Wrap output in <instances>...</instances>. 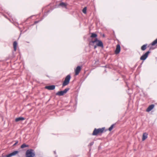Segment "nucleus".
<instances>
[{
    "label": "nucleus",
    "mask_w": 157,
    "mask_h": 157,
    "mask_svg": "<svg viewBox=\"0 0 157 157\" xmlns=\"http://www.w3.org/2000/svg\"><path fill=\"white\" fill-rule=\"evenodd\" d=\"M81 70V67L79 66H78L76 69L75 70V75H77L79 73L80 71Z\"/></svg>",
    "instance_id": "obj_8"
},
{
    "label": "nucleus",
    "mask_w": 157,
    "mask_h": 157,
    "mask_svg": "<svg viewBox=\"0 0 157 157\" xmlns=\"http://www.w3.org/2000/svg\"><path fill=\"white\" fill-rule=\"evenodd\" d=\"M105 129V128H99L96 129L95 128L93 132L92 135L94 136H96L98 134L102 133L103 132Z\"/></svg>",
    "instance_id": "obj_1"
},
{
    "label": "nucleus",
    "mask_w": 157,
    "mask_h": 157,
    "mask_svg": "<svg viewBox=\"0 0 157 157\" xmlns=\"http://www.w3.org/2000/svg\"><path fill=\"white\" fill-rule=\"evenodd\" d=\"M39 21H35L34 22V24H37V23H38L39 22Z\"/></svg>",
    "instance_id": "obj_26"
},
{
    "label": "nucleus",
    "mask_w": 157,
    "mask_h": 157,
    "mask_svg": "<svg viewBox=\"0 0 157 157\" xmlns=\"http://www.w3.org/2000/svg\"><path fill=\"white\" fill-rule=\"evenodd\" d=\"M154 107V105L152 104L150 105L146 109V111L147 112L151 111Z\"/></svg>",
    "instance_id": "obj_9"
},
{
    "label": "nucleus",
    "mask_w": 157,
    "mask_h": 157,
    "mask_svg": "<svg viewBox=\"0 0 157 157\" xmlns=\"http://www.w3.org/2000/svg\"><path fill=\"white\" fill-rule=\"evenodd\" d=\"M96 45L102 48L103 47V44L102 41L100 40H99L97 42Z\"/></svg>",
    "instance_id": "obj_10"
},
{
    "label": "nucleus",
    "mask_w": 157,
    "mask_h": 157,
    "mask_svg": "<svg viewBox=\"0 0 157 157\" xmlns=\"http://www.w3.org/2000/svg\"><path fill=\"white\" fill-rule=\"evenodd\" d=\"M147 44L143 45L141 48V49L142 51H144L147 48Z\"/></svg>",
    "instance_id": "obj_16"
},
{
    "label": "nucleus",
    "mask_w": 157,
    "mask_h": 157,
    "mask_svg": "<svg viewBox=\"0 0 157 157\" xmlns=\"http://www.w3.org/2000/svg\"><path fill=\"white\" fill-rule=\"evenodd\" d=\"M70 89L69 88H67L64 89V90H63L64 92V93L65 94Z\"/></svg>",
    "instance_id": "obj_23"
},
{
    "label": "nucleus",
    "mask_w": 157,
    "mask_h": 157,
    "mask_svg": "<svg viewBox=\"0 0 157 157\" xmlns=\"http://www.w3.org/2000/svg\"><path fill=\"white\" fill-rule=\"evenodd\" d=\"M28 147V145H26L25 144H23L21 145V148H23L26 147Z\"/></svg>",
    "instance_id": "obj_19"
},
{
    "label": "nucleus",
    "mask_w": 157,
    "mask_h": 157,
    "mask_svg": "<svg viewBox=\"0 0 157 157\" xmlns=\"http://www.w3.org/2000/svg\"><path fill=\"white\" fill-rule=\"evenodd\" d=\"M103 36H104H104H105V35H104V34H103Z\"/></svg>",
    "instance_id": "obj_29"
},
{
    "label": "nucleus",
    "mask_w": 157,
    "mask_h": 157,
    "mask_svg": "<svg viewBox=\"0 0 157 157\" xmlns=\"http://www.w3.org/2000/svg\"><path fill=\"white\" fill-rule=\"evenodd\" d=\"M99 40H98L97 38H96L94 40L90 42V43H94L96 42H98Z\"/></svg>",
    "instance_id": "obj_22"
},
{
    "label": "nucleus",
    "mask_w": 157,
    "mask_h": 157,
    "mask_svg": "<svg viewBox=\"0 0 157 157\" xmlns=\"http://www.w3.org/2000/svg\"><path fill=\"white\" fill-rule=\"evenodd\" d=\"M17 42L16 41H15L13 43V46L14 50L15 51H16L17 49Z\"/></svg>",
    "instance_id": "obj_14"
},
{
    "label": "nucleus",
    "mask_w": 157,
    "mask_h": 157,
    "mask_svg": "<svg viewBox=\"0 0 157 157\" xmlns=\"http://www.w3.org/2000/svg\"><path fill=\"white\" fill-rule=\"evenodd\" d=\"M148 134L146 132H144L143 133L142 140H144L147 137Z\"/></svg>",
    "instance_id": "obj_12"
},
{
    "label": "nucleus",
    "mask_w": 157,
    "mask_h": 157,
    "mask_svg": "<svg viewBox=\"0 0 157 157\" xmlns=\"http://www.w3.org/2000/svg\"><path fill=\"white\" fill-rule=\"evenodd\" d=\"M156 44H157V38L152 42L151 44V45L154 46Z\"/></svg>",
    "instance_id": "obj_18"
},
{
    "label": "nucleus",
    "mask_w": 157,
    "mask_h": 157,
    "mask_svg": "<svg viewBox=\"0 0 157 157\" xmlns=\"http://www.w3.org/2000/svg\"><path fill=\"white\" fill-rule=\"evenodd\" d=\"M104 67H107V66H104Z\"/></svg>",
    "instance_id": "obj_28"
},
{
    "label": "nucleus",
    "mask_w": 157,
    "mask_h": 157,
    "mask_svg": "<svg viewBox=\"0 0 157 157\" xmlns=\"http://www.w3.org/2000/svg\"><path fill=\"white\" fill-rule=\"evenodd\" d=\"M86 9L87 8L86 7H84V8L82 10V12L84 14H86Z\"/></svg>",
    "instance_id": "obj_21"
},
{
    "label": "nucleus",
    "mask_w": 157,
    "mask_h": 157,
    "mask_svg": "<svg viewBox=\"0 0 157 157\" xmlns=\"http://www.w3.org/2000/svg\"><path fill=\"white\" fill-rule=\"evenodd\" d=\"M59 6H62V7H64L65 8H67V5L66 4L63 2H62L59 4Z\"/></svg>",
    "instance_id": "obj_15"
},
{
    "label": "nucleus",
    "mask_w": 157,
    "mask_h": 157,
    "mask_svg": "<svg viewBox=\"0 0 157 157\" xmlns=\"http://www.w3.org/2000/svg\"><path fill=\"white\" fill-rule=\"evenodd\" d=\"M121 50V47L120 46L119 44H118L117 45V47L115 51V53L116 54H119Z\"/></svg>",
    "instance_id": "obj_6"
},
{
    "label": "nucleus",
    "mask_w": 157,
    "mask_h": 157,
    "mask_svg": "<svg viewBox=\"0 0 157 157\" xmlns=\"http://www.w3.org/2000/svg\"><path fill=\"white\" fill-rule=\"evenodd\" d=\"M35 155L34 150L32 149L28 150L26 153V157H33Z\"/></svg>",
    "instance_id": "obj_2"
},
{
    "label": "nucleus",
    "mask_w": 157,
    "mask_h": 157,
    "mask_svg": "<svg viewBox=\"0 0 157 157\" xmlns=\"http://www.w3.org/2000/svg\"><path fill=\"white\" fill-rule=\"evenodd\" d=\"M97 48V46L96 45H95L94 46V48L95 49Z\"/></svg>",
    "instance_id": "obj_27"
},
{
    "label": "nucleus",
    "mask_w": 157,
    "mask_h": 157,
    "mask_svg": "<svg viewBox=\"0 0 157 157\" xmlns=\"http://www.w3.org/2000/svg\"><path fill=\"white\" fill-rule=\"evenodd\" d=\"M70 78L71 75H68L66 76L62 84L63 86L67 85L69 83Z\"/></svg>",
    "instance_id": "obj_3"
},
{
    "label": "nucleus",
    "mask_w": 157,
    "mask_h": 157,
    "mask_svg": "<svg viewBox=\"0 0 157 157\" xmlns=\"http://www.w3.org/2000/svg\"><path fill=\"white\" fill-rule=\"evenodd\" d=\"M18 153L19 151H15L10 154L6 155V157H10L13 156H14L16 155Z\"/></svg>",
    "instance_id": "obj_5"
},
{
    "label": "nucleus",
    "mask_w": 157,
    "mask_h": 157,
    "mask_svg": "<svg viewBox=\"0 0 157 157\" xmlns=\"http://www.w3.org/2000/svg\"><path fill=\"white\" fill-rule=\"evenodd\" d=\"M25 120V118L23 117H19L15 119V121L17 122L20 121H22Z\"/></svg>",
    "instance_id": "obj_13"
},
{
    "label": "nucleus",
    "mask_w": 157,
    "mask_h": 157,
    "mask_svg": "<svg viewBox=\"0 0 157 157\" xmlns=\"http://www.w3.org/2000/svg\"><path fill=\"white\" fill-rule=\"evenodd\" d=\"M15 144H14L13 145V146H15V145H16L18 143V141L17 140H16L15 141Z\"/></svg>",
    "instance_id": "obj_24"
},
{
    "label": "nucleus",
    "mask_w": 157,
    "mask_h": 157,
    "mask_svg": "<svg viewBox=\"0 0 157 157\" xmlns=\"http://www.w3.org/2000/svg\"><path fill=\"white\" fill-rule=\"evenodd\" d=\"M94 144V142H91L89 144V145H88V146H91L93 145Z\"/></svg>",
    "instance_id": "obj_25"
},
{
    "label": "nucleus",
    "mask_w": 157,
    "mask_h": 157,
    "mask_svg": "<svg viewBox=\"0 0 157 157\" xmlns=\"http://www.w3.org/2000/svg\"><path fill=\"white\" fill-rule=\"evenodd\" d=\"M55 88V85H52L51 86H46L45 87V88L48 90H53Z\"/></svg>",
    "instance_id": "obj_7"
},
{
    "label": "nucleus",
    "mask_w": 157,
    "mask_h": 157,
    "mask_svg": "<svg viewBox=\"0 0 157 157\" xmlns=\"http://www.w3.org/2000/svg\"><path fill=\"white\" fill-rule=\"evenodd\" d=\"M65 94L63 90L58 91L56 93V95L59 96L63 95Z\"/></svg>",
    "instance_id": "obj_11"
},
{
    "label": "nucleus",
    "mask_w": 157,
    "mask_h": 157,
    "mask_svg": "<svg viewBox=\"0 0 157 157\" xmlns=\"http://www.w3.org/2000/svg\"><path fill=\"white\" fill-rule=\"evenodd\" d=\"M115 125V124H112L110 127L109 128V130L110 131H111L112 129H113V127Z\"/></svg>",
    "instance_id": "obj_20"
},
{
    "label": "nucleus",
    "mask_w": 157,
    "mask_h": 157,
    "mask_svg": "<svg viewBox=\"0 0 157 157\" xmlns=\"http://www.w3.org/2000/svg\"><path fill=\"white\" fill-rule=\"evenodd\" d=\"M97 36V35L96 33H92L90 37L91 38H96Z\"/></svg>",
    "instance_id": "obj_17"
},
{
    "label": "nucleus",
    "mask_w": 157,
    "mask_h": 157,
    "mask_svg": "<svg viewBox=\"0 0 157 157\" xmlns=\"http://www.w3.org/2000/svg\"><path fill=\"white\" fill-rule=\"evenodd\" d=\"M150 53V52L149 51L147 52L140 57V59L143 60H145L149 54Z\"/></svg>",
    "instance_id": "obj_4"
}]
</instances>
